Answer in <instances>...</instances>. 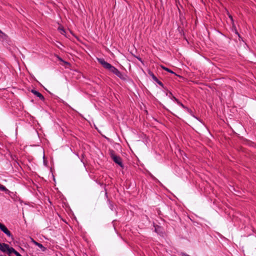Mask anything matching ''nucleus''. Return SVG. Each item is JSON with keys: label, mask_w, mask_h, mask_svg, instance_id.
<instances>
[{"label": "nucleus", "mask_w": 256, "mask_h": 256, "mask_svg": "<svg viewBox=\"0 0 256 256\" xmlns=\"http://www.w3.org/2000/svg\"><path fill=\"white\" fill-rule=\"evenodd\" d=\"M98 62L106 70H108L110 72L113 73L116 68L107 62L104 58H97Z\"/></svg>", "instance_id": "obj_1"}, {"label": "nucleus", "mask_w": 256, "mask_h": 256, "mask_svg": "<svg viewBox=\"0 0 256 256\" xmlns=\"http://www.w3.org/2000/svg\"><path fill=\"white\" fill-rule=\"evenodd\" d=\"M110 156L112 160L118 164L122 168H123L124 166L122 162V158L120 156H116L115 154V152L113 150H110Z\"/></svg>", "instance_id": "obj_2"}, {"label": "nucleus", "mask_w": 256, "mask_h": 256, "mask_svg": "<svg viewBox=\"0 0 256 256\" xmlns=\"http://www.w3.org/2000/svg\"><path fill=\"white\" fill-rule=\"evenodd\" d=\"M0 229L7 236H11L12 234L10 231L3 224L0 222Z\"/></svg>", "instance_id": "obj_3"}, {"label": "nucleus", "mask_w": 256, "mask_h": 256, "mask_svg": "<svg viewBox=\"0 0 256 256\" xmlns=\"http://www.w3.org/2000/svg\"><path fill=\"white\" fill-rule=\"evenodd\" d=\"M8 248V244L3 243L1 244L0 243V250L4 252H7Z\"/></svg>", "instance_id": "obj_4"}, {"label": "nucleus", "mask_w": 256, "mask_h": 256, "mask_svg": "<svg viewBox=\"0 0 256 256\" xmlns=\"http://www.w3.org/2000/svg\"><path fill=\"white\" fill-rule=\"evenodd\" d=\"M32 92L33 93L35 96L39 98L41 100H44V96L40 92L34 90H32Z\"/></svg>", "instance_id": "obj_5"}, {"label": "nucleus", "mask_w": 256, "mask_h": 256, "mask_svg": "<svg viewBox=\"0 0 256 256\" xmlns=\"http://www.w3.org/2000/svg\"><path fill=\"white\" fill-rule=\"evenodd\" d=\"M113 74H116L117 76H118V78H123L122 74L116 68L115 70H114V72H113Z\"/></svg>", "instance_id": "obj_6"}, {"label": "nucleus", "mask_w": 256, "mask_h": 256, "mask_svg": "<svg viewBox=\"0 0 256 256\" xmlns=\"http://www.w3.org/2000/svg\"><path fill=\"white\" fill-rule=\"evenodd\" d=\"M34 243L38 247L40 248L42 251H44L46 250V248L42 246V244L38 243L34 240H33Z\"/></svg>", "instance_id": "obj_7"}, {"label": "nucleus", "mask_w": 256, "mask_h": 256, "mask_svg": "<svg viewBox=\"0 0 256 256\" xmlns=\"http://www.w3.org/2000/svg\"><path fill=\"white\" fill-rule=\"evenodd\" d=\"M15 252H16V250L14 248H12V247H10L8 246V250H7V252H6L8 254H11L12 253L14 254Z\"/></svg>", "instance_id": "obj_8"}, {"label": "nucleus", "mask_w": 256, "mask_h": 256, "mask_svg": "<svg viewBox=\"0 0 256 256\" xmlns=\"http://www.w3.org/2000/svg\"><path fill=\"white\" fill-rule=\"evenodd\" d=\"M148 73L150 74V76L156 82L158 81V80L157 78L154 76V74L151 71H148Z\"/></svg>", "instance_id": "obj_9"}, {"label": "nucleus", "mask_w": 256, "mask_h": 256, "mask_svg": "<svg viewBox=\"0 0 256 256\" xmlns=\"http://www.w3.org/2000/svg\"><path fill=\"white\" fill-rule=\"evenodd\" d=\"M161 68H162L163 70H166V71H167V72H170V73H172V74H174V73L172 70H170L169 68H166V67L164 66H161Z\"/></svg>", "instance_id": "obj_10"}, {"label": "nucleus", "mask_w": 256, "mask_h": 256, "mask_svg": "<svg viewBox=\"0 0 256 256\" xmlns=\"http://www.w3.org/2000/svg\"><path fill=\"white\" fill-rule=\"evenodd\" d=\"M58 30L60 31V33L64 35L66 34L65 30L63 28L59 27L58 28Z\"/></svg>", "instance_id": "obj_11"}, {"label": "nucleus", "mask_w": 256, "mask_h": 256, "mask_svg": "<svg viewBox=\"0 0 256 256\" xmlns=\"http://www.w3.org/2000/svg\"><path fill=\"white\" fill-rule=\"evenodd\" d=\"M0 190H2V191H7L8 190L6 189V188L3 185H2L0 184Z\"/></svg>", "instance_id": "obj_12"}, {"label": "nucleus", "mask_w": 256, "mask_h": 256, "mask_svg": "<svg viewBox=\"0 0 256 256\" xmlns=\"http://www.w3.org/2000/svg\"><path fill=\"white\" fill-rule=\"evenodd\" d=\"M170 94L172 96V99L174 100L176 102H177V104H179L180 103V101L176 98H175L174 96H173L172 94V93H170Z\"/></svg>", "instance_id": "obj_13"}, {"label": "nucleus", "mask_w": 256, "mask_h": 256, "mask_svg": "<svg viewBox=\"0 0 256 256\" xmlns=\"http://www.w3.org/2000/svg\"><path fill=\"white\" fill-rule=\"evenodd\" d=\"M58 59L59 60L61 61V62H64L66 64H70L68 62H64L62 60V58H60V57L59 56H58Z\"/></svg>", "instance_id": "obj_14"}, {"label": "nucleus", "mask_w": 256, "mask_h": 256, "mask_svg": "<svg viewBox=\"0 0 256 256\" xmlns=\"http://www.w3.org/2000/svg\"><path fill=\"white\" fill-rule=\"evenodd\" d=\"M156 82L160 85V86L164 88V84H163L160 82V81L159 80H158V81Z\"/></svg>", "instance_id": "obj_15"}, {"label": "nucleus", "mask_w": 256, "mask_h": 256, "mask_svg": "<svg viewBox=\"0 0 256 256\" xmlns=\"http://www.w3.org/2000/svg\"><path fill=\"white\" fill-rule=\"evenodd\" d=\"M179 104L180 106H181L182 108H186V106H184L182 102H180V103L179 104Z\"/></svg>", "instance_id": "obj_16"}, {"label": "nucleus", "mask_w": 256, "mask_h": 256, "mask_svg": "<svg viewBox=\"0 0 256 256\" xmlns=\"http://www.w3.org/2000/svg\"><path fill=\"white\" fill-rule=\"evenodd\" d=\"M184 109L186 110H187V112H190V114L192 113V110L190 108H188V107L186 106V108Z\"/></svg>", "instance_id": "obj_17"}, {"label": "nucleus", "mask_w": 256, "mask_h": 256, "mask_svg": "<svg viewBox=\"0 0 256 256\" xmlns=\"http://www.w3.org/2000/svg\"><path fill=\"white\" fill-rule=\"evenodd\" d=\"M14 254L16 255V256H22L19 252H18L17 251L14 252Z\"/></svg>", "instance_id": "obj_18"}, {"label": "nucleus", "mask_w": 256, "mask_h": 256, "mask_svg": "<svg viewBox=\"0 0 256 256\" xmlns=\"http://www.w3.org/2000/svg\"><path fill=\"white\" fill-rule=\"evenodd\" d=\"M2 34L3 35V34H4V33L1 30H0V36L2 35Z\"/></svg>", "instance_id": "obj_19"}, {"label": "nucleus", "mask_w": 256, "mask_h": 256, "mask_svg": "<svg viewBox=\"0 0 256 256\" xmlns=\"http://www.w3.org/2000/svg\"><path fill=\"white\" fill-rule=\"evenodd\" d=\"M229 18L231 19V20H232V21L233 20H232V16H229Z\"/></svg>", "instance_id": "obj_20"}]
</instances>
